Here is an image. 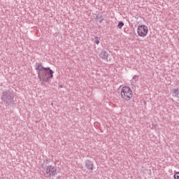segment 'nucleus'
<instances>
[{
    "instance_id": "obj_1",
    "label": "nucleus",
    "mask_w": 179,
    "mask_h": 179,
    "mask_svg": "<svg viewBox=\"0 0 179 179\" xmlns=\"http://www.w3.org/2000/svg\"><path fill=\"white\" fill-rule=\"evenodd\" d=\"M35 69L38 72V78L41 82H45L54 78V71L50 67H44L41 63H36Z\"/></svg>"
},
{
    "instance_id": "obj_2",
    "label": "nucleus",
    "mask_w": 179,
    "mask_h": 179,
    "mask_svg": "<svg viewBox=\"0 0 179 179\" xmlns=\"http://www.w3.org/2000/svg\"><path fill=\"white\" fill-rule=\"evenodd\" d=\"M1 99L6 106H12L15 101V94H13V91L10 90L3 91Z\"/></svg>"
},
{
    "instance_id": "obj_3",
    "label": "nucleus",
    "mask_w": 179,
    "mask_h": 179,
    "mask_svg": "<svg viewBox=\"0 0 179 179\" xmlns=\"http://www.w3.org/2000/svg\"><path fill=\"white\" fill-rule=\"evenodd\" d=\"M120 95L122 99H123V100H126V101H129L131 97H134L132 89H131V87L129 86H124L122 88L120 91Z\"/></svg>"
},
{
    "instance_id": "obj_4",
    "label": "nucleus",
    "mask_w": 179,
    "mask_h": 179,
    "mask_svg": "<svg viewBox=\"0 0 179 179\" xmlns=\"http://www.w3.org/2000/svg\"><path fill=\"white\" fill-rule=\"evenodd\" d=\"M149 33V29L146 25H140L137 28V34L139 37H146Z\"/></svg>"
},
{
    "instance_id": "obj_5",
    "label": "nucleus",
    "mask_w": 179,
    "mask_h": 179,
    "mask_svg": "<svg viewBox=\"0 0 179 179\" xmlns=\"http://www.w3.org/2000/svg\"><path fill=\"white\" fill-rule=\"evenodd\" d=\"M42 169H44L45 174H49L50 177H54L57 174V168L55 166L49 165L46 168L44 167V165H42Z\"/></svg>"
},
{
    "instance_id": "obj_6",
    "label": "nucleus",
    "mask_w": 179,
    "mask_h": 179,
    "mask_svg": "<svg viewBox=\"0 0 179 179\" xmlns=\"http://www.w3.org/2000/svg\"><path fill=\"white\" fill-rule=\"evenodd\" d=\"M85 167L87 170H89L90 171H93V162H92L91 161L87 160L85 162Z\"/></svg>"
},
{
    "instance_id": "obj_7",
    "label": "nucleus",
    "mask_w": 179,
    "mask_h": 179,
    "mask_svg": "<svg viewBox=\"0 0 179 179\" xmlns=\"http://www.w3.org/2000/svg\"><path fill=\"white\" fill-rule=\"evenodd\" d=\"M138 80H139V76L134 75L132 79L130 80L131 86H136Z\"/></svg>"
},
{
    "instance_id": "obj_8",
    "label": "nucleus",
    "mask_w": 179,
    "mask_h": 179,
    "mask_svg": "<svg viewBox=\"0 0 179 179\" xmlns=\"http://www.w3.org/2000/svg\"><path fill=\"white\" fill-rule=\"evenodd\" d=\"M171 94H172L173 97H177L179 99V88H173L171 90Z\"/></svg>"
},
{
    "instance_id": "obj_9",
    "label": "nucleus",
    "mask_w": 179,
    "mask_h": 179,
    "mask_svg": "<svg viewBox=\"0 0 179 179\" xmlns=\"http://www.w3.org/2000/svg\"><path fill=\"white\" fill-rule=\"evenodd\" d=\"M99 57L102 59H108V53L107 52V51L103 50L100 52Z\"/></svg>"
},
{
    "instance_id": "obj_10",
    "label": "nucleus",
    "mask_w": 179,
    "mask_h": 179,
    "mask_svg": "<svg viewBox=\"0 0 179 179\" xmlns=\"http://www.w3.org/2000/svg\"><path fill=\"white\" fill-rule=\"evenodd\" d=\"M96 20L99 22V23H101L104 20L103 19V15H97L96 17Z\"/></svg>"
},
{
    "instance_id": "obj_11",
    "label": "nucleus",
    "mask_w": 179,
    "mask_h": 179,
    "mask_svg": "<svg viewBox=\"0 0 179 179\" xmlns=\"http://www.w3.org/2000/svg\"><path fill=\"white\" fill-rule=\"evenodd\" d=\"M118 29H122L124 27V22H120L117 25Z\"/></svg>"
},
{
    "instance_id": "obj_12",
    "label": "nucleus",
    "mask_w": 179,
    "mask_h": 179,
    "mask_svg": "<svg viewBox=\"0 0 179 179\" xmlns=\"http://www.w3.org/2000/svg\"><path fill=\"white\" fill-rule=\"evenodd\" d=\"M50 162H51V159L47 158V159H45L44 160V164H50Z\"/></svg>"
},
{
    "instance_id": "obj_13",
    "label": "nucleus",
    "mask_w": 179,
    "mask_h": 179,
    "mask_svg": "<svg viewBox=\"0 0 179 179\" xmlns=\"http://www.w3.org/2000/svg\"><path fill=\"white\" fill-rule=\"evenodd\" d=\"M173 177H174V179H179V172H176L174 173Z\"/></svg>"
},
{
    "instance_id": "obj_14",
    "label": "nucleus",
    "mask_w": 179,
    "mask_h": 179,
    "mask_svg": "<svg viewBox=\"0 0 179 179\" xmlns=\"http://www.w3.org/2000/svg\"><path fill=\"white\" fill-rule=\"evenodd\" d=\"M95 43L96 44H100V39H99V37H95Z\"/></svg>"
}]
</instances>
